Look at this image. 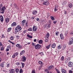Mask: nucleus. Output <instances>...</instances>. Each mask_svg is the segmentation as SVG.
Wrapping results in <instances>:
<instances>
[{
    "label": "nucleus",
    "mask_w": 73,
    "mask_h": 73,
    "mask_svg": "<svg viewBox=\"0 0 73 73\" xmlns=\"http://www.w3.org/2000/svg\"><path fill=\"white\" fill-rule=\"evenodd\" d=\"M22 29V28L20 25H17L16 27H15V32L16 33H17L19 32H20L21 30Z\"/></svg>",
    "instance_id": "1"
},
{
    "label": "nucleus",
    "mask_w": 73,
    "mask_h": 73,
    "mask_svg": "<svg viewBox=\"0 0 73 73\" xmlns=\"http://www.w3.org/2000/svg\"><path fill=\"white\" fill-rule=\"evenodd\" d=\"M49 0H41V1L43 3V5H45L46 6H48V5L50 3H49Z\"/></svg>",
    "instance_id": "2"
},
{
    "label": "nucleus",
    "mask_w": 73,
    "mask_h": 73,
    "mask_svg": "<svg viewBox=\"0 0 73 73\" xmlns=\"http://www.w3.org/2000/svg\"><path fill=\"white\" fill-rule=\"evenodd\" d=\"M6 9L5 7H3V8H0V13H2L4 14V11Z\"/></svg>",
    "instance_id": "3"
},
{
    "label": "nucleus",
    "mask_w": 73,
    "mask_h": 73,
    "mask_svg": "<svg viewBox=\"0 0 73 73\" xmlns=\"http://www.w3.org/2000/svg\"><path fill=\"white\" fill-rule=\"evenodd\" d=\"M35 48L36 49H40V48H42V46H41V45L38 44L35 45Z\"/></svg>",
    "instance_id": "4"
},
{
    "label": "nucleus",
    "mask_w": 73,
    "mask_h": 73,
    "mask_svg": "<svg viewBox=\"0 0 73 73\" xmlns=\"http://www.w3.org/2000/svg\"><path fill=\"white\" fill-rule=\"evenodd\" d=\"M23 62H25L27 60V57L25 56H23L22 58Z\"/></svg>",
    "instance_id": "5"
},
{
    "label": "nucleus",
    "mask_w": 73,
    "mask_h": 73,
    "mask_svg": "<svg viewBox=\"0 0 73 73\" xmlns=\"http://www.w3.org/2000/svg\"><path fill=\"white\" fill-rule=\"evenodd\" d=\"M17 25V24L16 22H13L12 24H11V27H15Z\"/></svg>",
    "instance_id": "6"
},
{
    "label": "nucleus",
    "mask_w": 73,
    "mask_h": 73,
    "mask_svg": "<svg viewBox=\"0 0 73 73\" xmlns=\"http://www.w3.org/2000/svg\"><path fill=\"white\" fill-rule=\"evenodd\" d=\"M16 46L18 47V48L19 49H23V47H22V46L21 45L19 44H17L16 45Z\"/></svg>",
    "instance_id": "7"
},
{
    "label": "nucleus",
    "mask_w": 73,
    "mask_h": 73,
    "mask_svg": "<svg viewBox=\"0 0 73 73\" xmlns=\"http://www.w3.org/2000/svg\"><path fill=\"white\" fill-rule=\"evenodd\" d=\"M68 66L69 67H72L73 66V62H70L68 63Z\"/></svg>",
    "instance_id": "8"
},
{
    "label": "nucleus",
    "mask_w": 73,
    "mask_h": 73,
    "mask_svg": "<svg viewBox=\"0 0 73 73\" xmlns=\"http://www.w3.org/2000/svg\"><path fill=\"white\" fill-rule=\"evenodd\" d=\"M53 68H54V66L53 65H50L49 67H48V69L49 70H50V69H52Z\"/></svg>",
    "instance_id": "9"
},
{
    "label": "nucleus",
    "mask_w": 73,
    "mask_h": 73,
    "mask_svg": "<svg viewBox=\"0 0 73 73\" xmlns=\"http://www.w3.org/2000/svg\"><path fill=\"white\" fill-rule=\"evenodd\" d=\"M0 19L1 20V23H3L4 20V18H3V17L2 15H1L0 16Z\"/></svg>",
    "instance_id": "10"
},
{
    "label": "nucleus",
    "mask_w": 73,
    "mask_h": 73,
    "mask_svg": "<svg viewBox=\"0 0 73 73\" xmlns=\"http://www.w3.org/2000/svg\"><path fill=\"white\" fill-rule=\"evenodd\" d=\"M26 21V20H23L22 21V25L23 26H24V25H25V23Z\"/></svg>",
    "instance_id": "11"
},
{
    "label": "nucleus",
    "mask_w": 73,
    "mask_h": 73,
    "mask_svg": "<svg viewBox=\"0 0 73 73\" xmlns=\"http://www.w3.org/2000/svg\"><path fill=\"white\" fill-rule=\"evenodd\" d=\"M10 73H14L15 71V70L13 69H11L10 70Z\"/></svg>",
    "instance_id": "12"
},
{
    "label": "nucleus",
    "mask_w": 73,
    "mask_h": 73,
    "mask_svg": "<svg viewBox=\"0 0 73 73\" xmlns=\"http://www.w3.org/2000/svg\"><path fill=\"white\" fill-rule=\"evenodd\" d=\"M33 31L34 32L35 31H36L37 30V29L36 28V27L35 26H34L33 27Z\"/></svg>",
    "instance_id": "13"
},
{
    "label": "nucleus",
    "mask_w": 73,
    "mask_h": 73,
    "mask_svg": "<svg viewBox=\"0 0 73 73\" xmlns=\"http://www.w3.org/2000/svg\"><path fill=\"white\" fill-rule=\"evenodd\" d=\"M14 5L16 9H19V7H18V6L15 3H14Z\"/></svg>",
    "instance_id": "14"
},
{
    "label": "nucleus",
    "mask_w": 73,
    "mask_h": 73,
    "mask_svg": "<svg viewBox=\"0 0 73 73\" xmlns=\"http://www.w3.org/2000/svg\"><path fill=\"white\" fill-rule=\"evenodd\" d=\"M25 53V51H24V50H23L20 53V56H21V55H23V54H24Z\"/></svg>",
    "instance_id": "15"
},
{
    "label": "nucleus",
    "mask_w": 73,
    "mask_h": 73,
    "mask_svg": "<svg viewBox=\"0 0 73 73\" xmlns=\"http://www.w3.org/2000/svg\"><path fill=\"white\" fill-rule=\"evenodd\" d=\"M37 13V11H33L32 13L33 15H35Z\"/></svg>",
    "instance_id": "16"
},
{
    "label": "nucleus",
    "mask_w": 73,
    "mask_h": 73,
    "mask_svg": "<svg viewBox=\"0 0 73 73\" xmlns=\"http://www.w3.org/2000/svg\"><path fill=\"white\" fill-rule=\"evenodd\" d=\"M60 38L61 40H62L64 38V36H63V34H61L60 35Z\"/></svg>",
    "instance_id": "17"
},
{
    "label": "nucleus",
    "mask_w": 73,
    "mask_h": 73,
    "mask_svg": "<svg viewBox=\"0 0 73 73\" xmlns=\"http://www.w3.org/2000/svg\"><path fill=\"white\" fill-rule=\"evenodd\" d=\"M73 6V5L72 3H69L68 5V7L69 8H72Z\"/></svg>",
    "instance_id": "18"
},
{
    "label": "nucleus",
    "mask_w": 73,
    "mask_h": 73,
    "mask_svg": "<svg viewBox=\"0 0 73 73\" xmlns=\"http://www.w3.org/2000/svg\"><path fill=\"white\" fill-rule=\"evenodd\" d=\"M50 45H51V44H50L49 45L46 46V48L48 49H49L50 48Z\"/></svg>",
    "instance_id": "19"
},
{
    "label": "nucleus",
    "mask_w": 73,
    "mask_h": 73,
    "mask_svg": "<svg viewBox=\"0 0 73 73\" xmlns=\"http://www.w3.org/2000/svg\"><path fill=\"white\" fill-rule=\"evenodd\" d=\"M38 63L40 64L41 66H42L43 65V63L41 61H38Z\"/></svg>",
    "instance_id": "20"
},
{
    "label": "nucleus",
    "mask_w": 73,
    "mask_h": 73,
    "mask_svg": "<svg viewBox=\"0 0 73 73\" xmlns=\"http://www.w3.org/2000/svg\"><path fill=\"white\" fill-rule=\"evenodd\" d=\"M5 21L6 23H8L9 21V19L8 18H7L5 19Z\"/></svg>",
    "instance_id": "21"
},
{
    "label": "nucleus",
    "mask_w": 73,
    "mask_h": 73,
    "mask_svg": "<svg viewBox=\"0 0 73 73\" xmlns=\"http://www.w3.org/2000/svg\"><path fill=\"white\" fill-rule=\"evenodd\" d=\"M62 73H66V70L64 69H62Z\"/></svg>",
    "instance_id": "22"
},
{
    "label": "nucleus",
    "mask_w": 73,
    "mask_h": 73,
    "mask_svg": "<svg viewBox=\"0 0 73 73\" xmlns=\"http://www.w3.org/2000/svg\"><path fill=\"white\" fill-rule=\"evenodd\" d=\"M52 48H54L56 47V44H53L52 45Z\"/></svg>",
    "instance_id": "23"
},
{
    "label": "nucleus",
    "mask_w": 73,
    "mask_h": 73,
    "mask_svg": "<svg viewBox=\"0 0 73 73\" xmlns=\"http://www.w3.org/2000/svg\"><path fill=\"white\" fill-rule=\"evenodd\" d=\"M49 35H50L48 33H47L46 36L47 38H49Z\"/></svg>",
    "instance_id": "24"
},
{
    "label": "nucleus",
    "mask_w": 73,
    "mask_h": 73,
    "mask_svg": "<svg viewBox=\"0 0 73 73\" xmlns=\"http://www.w3.org/2000/svg\"><path fill=\"white\" fill-rule=\"evenodd\" d=\"M12 29L11 28H8L7 30V32H9L11 31V29Z\"/></svg>",
    "instance_id": "25"
},
{
    "label": "nucleus",
    "mask_w": 73,
    "mask_h": 73,
    "mask_svg": "<svg viewBox=\"0 0 73 73\" xmlns=\"http://www.w3.org/2000/svg\"><path fill=\"white\" fill-rule=\"evenodd\" d=\"M43 42V41L42 40H40L38 41L39 44H42V42Z\"/></svg>",
    "instance_id": "26"
},
{
    "label": "nucleus",
    "mask_w": 73,
    "mask_h": 73,
    "mask_svg": "<svg viewBox=\"0 0 73 73\" xmlns=\"http://www.w3.org/2000/svg\"><path fill=\"white\" fill-rule=\"evenodd\" d=\"M21 64H22V68H23L24 67V66L25 65V64L23 63H21Z\"/></svg>",
    "instance_id": "27"
},
{
    "label": "nucleus",
    "mask_w": 73,
    "mask_h": 73,
    "mask_svg": "<svg viewBox=\"0 0 73 73\" xmlns=\"http://www.w3.org/2000/svg\"><path fill=\"white\" fill-rule=\"evenodd\" d=\"M55 69L56 70V72H57V73H60V71H59V70L57 69L56 68H55Z\"/></svg>",
    "instance_id": "28"
},
{
    "label": "nucleus",
    "mask_w": 73,
    "mask_h": 73,
    "mask_svg": "<svg viewBox=\"0 0 73 73\" xmlns=\"http://www.w3.org/2000/svg\"><path fill=\"white\" fill-rule=\"evenodd\" d=\"M14 54V55L15 56V57H16V56H17V55H18V54H19V53H18L17 52H16V53Z\"/></svg>",
    "instance_id": "29"
},
{
    "label": "nucleus",
    "mask_w": 73,
    "mask_h": 73,
    "mask_svg": "<svg viewBox=\"0 0 73 73\" xmlns=\"http://www.w3.org/2000/svg\"><path fill=\"white\" fill-rule=\"evenodd\" d=\"M39 54L41 55V57H42L43 56H44V54H43V53L42 52H41L39 53Z\"/></svg>",
    "instance_id": "30"
},
{
    "label": "nucleus",
    "mask_w": 73,
    "mask_h": 73,
    "mask_svg": "<svg viewBox=\"0 0 73 73\" xmlns=\"http://www.w3.org/2000/svg\"><path fill=\"white\" fill-rule=\"evenodd\" d=\"M19 69L18 68H16L15 69V72H16V73H17V72H19Z\"/></svg>",
    "instance_id": "31"
},
{
    "label": "nucleus",
    "mask_w": 73,
    "mask_h": 73,
    "mask_svg": "<svg viewBox=\"0 0 73 73\" xmlns=\"http://www.w3.org/2000/svg\"><path fill=\"white\" fill-rule=\"evenodd\" d=\"M73 41H70V42L68 43L69 45H72L73 43Z\"/></svg>",
    "instance_id": "32"
},
{
    "label": "nucleus",
    "mask_w": 73,
    "mask_h": 73,
    "mask_svg": "<svg viewBox=\"0 0 73 73\" xmlns=\"http://www.w3.org/2000/svg\"><path fill=\"white\" fill-rule=\"evenodd\" d=\"M50 17L51 18V19L52 20H54V18L53 17H52V16H51Z\"/></svg>",
    "instance_id": "33"
},
{
    "label": "nucleus",
    "mask_w": 73,
    "mask_h": 73,
    "mask_svg": "<svg viewBox=\"0 0 73 73\" xmlns=\"http://www.w3.org/2000/svg\"><path fill=\"white\" fill-rule=\"evenodd\" d=\"M16 65H17L18 66V65H20V62H18L17 63H16Z\"/></svg>",
    "instance_id": "34"
},
{
    "label": "nucleus",
    "mask_w": 73,
    "mask_h": 73,
    "mask_svg": "<svg viewBox=\"0 0 73 73\" xmlns=\"http://www.w3.org/2000/svg\"><path fill=\"white\" fill-rule=\"evenodd\" d=\"M58 49H60L61 48V45H59L58 46Z\"/></svg>",
    "instance_id": "35"
},
{
    "label": "nucleus",
    "mask_w": 73,
    "mask_h": 73,
    "mask_svg": "<svg viewBox=\"0 0 73 73\" xmlns=\"http://www.w3.org/2000/svg\"><path fill=\"white\" fill-rule=\"evenodd\" d=\"M3 4H0V8H3Z\"/></svg>",
    "instance_id": "36"
},
{
    "label": "nucleus",
    "mask_w": 73,
    "mask_h": 73,
    "mask_svg": "<svg viewBox=\"0 0 73 73\" xmlns=\"http://www.w3.org/2000/svg\"><path fill=\"white\" fill-rule=\"evenodd\" d=\"M45 27L46 28H47V29L48 28V24H46L45 25Z\"/></svg>",
    "instance_id": "37"
},
{
    "label": "nucleus",
    "mask_w": 73,
    "mask_h": 73,
    "mask_svg": "<svg viewBox=\"0 0 73 73\" xmlns=\"http://www.w3.org/2000/svg\"><path fill=\"white\" fill-rule=\"evenodd\" d=\"M19 73H23V70L22 69H21L19 70Z\"/></svg>",
    "instance_id": "38"
},
{
    "label": "nucleus",
    "mask_w": 73,
    "mask_h": 73,
    "mask_svg": "<svg viewBox=\"0 0 73 73\" xmlns=\"http://www.w3.org/2000/svg\"><path fill=\"white\" fill-rule=\"evenodd\" d=\"M10 38L11 40H13L14 39V37H13V36H11Z\"/></svg>",
    "instance_id": "39"
},
{
    "label": "nucleus",
    "mask_w": 73,
    "mask_h": 73,
    "mask_svg": "<svg viewBox=\"0 0 73 73\" xmlns=\"http://www.w3.org/2000/svg\"><path fill=\"white\" fill-rule=\"evenodd\" d=\"M2 37H1V38H5V36H4V35L3 34H2V35H1Z\"/></svg>",
    "instance_id": "40"
},
{
    "label": "nucleus",
    "mask_w": 73,
    "mask_h": 73,
    "mask_svg": "<svg viewBox=\"0 0 73 73\" xmlns=\"http://www.w3.org/2000/svg\"><path fill=\"white\" fill-rule=\"evenodd\" d=\"M4 49V47H2L1 48V50H3Z\"/></svg>",
    "instance_id": "41"
},
{
    "label": "nucleus",
    "mask_w": 73,
    "mask_h": 73,
    "mask_svg": "<svg viewBox=\"0 0 73 73\" xmlns=\"http://www.w3.org/2000/svg\"><path fill=\"white\" fill-rule=\"evenodd\" d=\"M48 40H49L48 39V38L47 39L46 38L45 39V41H46V42H48Z\"/></svg>",
    "instance_id": "42"
},
{
    "label": "nucleus",
    "mask_w": 73,
    "mask_h": 73,
    "mask_svg": "<svg viewBox=\"0 0 73 73\" xmlns=\"http://www.w3.org/2000/svg\"><path fill=\"white\" fill-rule=\"evenodd\" d=\"M68 60L66 59L65 62V64H67V63H68Z\"/></svg>",
    "instance_id": "43"
},
{
    "label": "nucleus",
    "mask_w": 73,
    "mask_h": 73,
    "mask_svg": "<svg viewBox=\"0 0 73 73\" xmlns=\"http://www.w3.org/2000/svg\"><path fill=\"white\" fill-rule=\"evenodd\" d=\"M35 18V17L33 16L31 18V20H33V19H34Z\"/></svg>",
    "instance_id": "44"
},
{
    "label": "nucleus",
    "mask_w": 73,
    "mask_h": 73,
    "mask_svg": "<svg viewBox=\"0 0 73 73\" xmlns=\"http://www.w3.org/2000/svg\"><path fill=\"white\" fill-rule=\"evenodd\" d=\"M69 41H73V38H71L69 40Z\"/></svg>",
    "instance_id": "45"
},
{
    "label": "nucleus",
    "mask_w": 73,
    "mask_h": 73,
    "mask_svg": "<svg viewBox=\"0 0 73 73\" xmlns=\"http://www.w3.org/2000/svg\"><path fill=\"white\" fill-rule=\"evenodd\" d=\"M32 44V45L33 46H36V44H35V43L34 44V43L33 42Z\"/></svg>",
    "instance_id": "46"
},
{
    "label": "nucleus",
    "mask_w": 73,
    "mask_h": 73,
    "mask_svg": "<svg viewBox=\"0 0 73 73\" xmlns=\"http://www.w3.org/2000/svg\"><path fill=\"white\" fill-rule=\"evenodd\" d=\"M61 60H62V61L64 60V56H62V57H61Z\"/></svg>",
    "instance_id": "47"
},
{
    "label": "nucleus",
    "mask_w": 73,
    "mask_h": 73,
    "mask_svg": "<svg viewBox=\"0 0 73 73\" xmlns=\"http://www.w3.org/2000/svg\"><path fill=\"white\" fill-rule=\"evenodd\" d=\"M58 33H58V32H56V36H58Z\"/></svg>",
    "instance_id": "48"
},
{
    "label": "nucleus",
    "mask_w": 73,
    "mask_h": 73,
    "mask_svg": "<svg viewBox=\"0 0 73 73\" xmlns=\"http://www.w3.org/2000/svg\"><path fill=\"white\" fill-rule=\"evenodd\" d=\"M68 31H66L65 32V34L66 35H67L68 34Z\"/></svg>",
    "instance_id": "49"
},
{
    "label": "nucleus",
    "mask_w": 73,
    "mask_h": 73,
    "mask_svg": "<svg viewBox=\"0 0 73 73\" xmlns=\"http://www.w3.org/2000/svg\"><path fill=\"white\" fill-rule=\"evenodd\" d=\"M15 55L13 54V55L12 56V58H15Z\"/></svg>",
    "instance_id": "50"
},
{
    "label": "nucleus",
    "mask_w": 73,
    "mask_h": 73,
    "mask_svg": "<svg viewBox=\"0 0 73 73\" xmlns=\"http://www.w3.org/2000/svg\"><path fill=\"white\" fill-rule=\"evenodd\" d=\"M9 65H10V64H8L7 65V67L8 68V67H9Z\"/></svg>",
    "instance_id": "51"
},
{
    "label": "nucleus",
    "mask_w": 73,
    "mask_h": 73,
    "mask_svg": "<svg viewBox=\"0 0 73 73\" xmlns=\"http://www.w3.org/2000/svg\"><path fill=\"white\" fill-rule=\"evenodd\" d=\"M67 60H68V61H70V57H68V58H67L66 59Z\"/></svg>",
    "instance_id": "52"
},
{
    "label": "nucleus",
    "mask_w": 73,
    "mask_h": 73,
    "mask_svg": "<svg viewBox=\"0 0 73 73\" xmlns=\"http://www.w3.org/2000/svg\"><path fill=\"white\" fill-rule=\"evenodd\" d=\"M66 47V46H64L63 47V48H62L63 50H64Z\"/></svg>",
    "instance_id": "53"
},
{
    "label": "nucleus",
    "mask_w": 73,
    "mask_h": 73,
    "mask_svg": "<svg viewBox=\"0 0 73 73\" xmlns=\"http://www.w3.org/2000/svg\"><path fill=\"white\" fill-rule=\"evenodd\" d=\"M32 28H30L28 29V31H32Z\"/></svg>",
    "instance_id": "54"
},
{
    "label": "nucleus",
    "mask_w": 73,
    "mask_h": 73,
    "mask_svg": "<svg viewBox=\"0 0 73 73\" xmlns=\"http://www.w3.org/2000/svg\"><path fill=\"white\" fill-rule=\"evenodd\" d=\"M16 37L17 39H19V38H20V36H19L17 35Z\"/></svg>",
    "instance_id": "55"
},
{
    "label": "nucleus",
    "mask_w": 73,
    "mask_h": 73,
    "mask_svg": "<svg viewBox=\"0 0 73 73\" xmlns=\"http://www.w3.org/2000/svg\"><path fill=\"white\" fill-rule=\"evenodd\" d=\"M50 24H48V28H50Z\"/></svg>",
    "instance_id": "56"
},
{
    "label": "nucleus",
    "mask_w": 73,
    "mask_h": 73,
    "mask_svg": "<svg viewBox=\"0 0 73 73\" xmlns=\"http://www.w3.org/2000/svg\"><path fill=\"white\" fill-rule=\"evenodd\" d=\"M32 73H36V72H35V70H33L32 71Z\"/></svg>",
    "instance_id": "57"
},
{
    "label": "nucleus",
    "mask_w": 73,
    "mask_h": 73,
    "mask_svg": "<svg viewBox=\"0 0 73 73\" xmlns=\"http://www.w3.org/2000/svg\"><path fill=\"white\" fill-rule=\"evenodd\" d=\"M7 48H10V49H11V46L9 45L7 46Z\"/></svg>",
    "instance_id": "58"
},
{
    "label": "nucleus",
    "mask_w": 73,
    "mask_h": 73,
    "mask_svg": "<svg viewBox=\"0 0 73 73\" xmlns=\"http://www.w3.org/2000/svg\"><path fill=\"white\" fill-rule=\"evenodd\" d=\"M69 73H73V71H72L71 70H70L69 71Z\"/></svg>",
    "instance_id": "59"
},
{
    "label": "nucleus",
    "mask_w": 73,
    "mask_h": 73,
    "mask_svg": "<svg viewBox=\"0 0 73 73\" xmlns=\"http://www.w3.org/2000/svg\"><path fill=\"white\" fill-rule=\"evenodd\" d=\"M36 21H40V19H39V18H37L36 19Z\"/></svg>",
    "instance_id": "60"
},
{
    "label": "nucleus",
    "mask_w": 73,
    "mask_h": 73,
    "mask_svg": "<svg viewBox=\"0 0 73 73\" xmlns=\"http://www.w3.org/2000/svg\"><path fill=\"white\" fill-rule=\"evenodd\" d=\"M63 24V21H61L60 22V25H62Z\"/></svg>",
    "instance_id": "61"
},
{
    "label": "nucleus",
    "mask_w": 73,
    "mask_h": 73,
    "mask_svg": "<svg viewBox=\"0 0 73 73\" xmlns=\"http://www.w3.org/2000/svg\"><path fill=\"white\" fill-rule=\"evenodd\" d=\"M57 11V8L56 7H55V9H54V11L55 12H56V11Z\"/></svg>",
    "instance_id": "62"
},
{
    "label": "nucleus",
    "mask_w": 73,
    "mask_h": 73,
    "mask_svg": "<svg viewBox=\"0 0 73 73\" xmlns=\"http://www.w3.org/2000/svg\"><path fill=\"white\" fill-rule=\"evenodd\" d=\"M53 23L54 24H56L57 23V21H54Z\"/></svg>",
    "instance_id": "63"
},
{
    "label": "nucleus",
    "mask_w": 73,
    "mask_h": 73,
    "mask_svg": "<svg viewBox=\"0 0 73 73\" xmlns=\"http://www.w3.org/2000/svg\"><path fill=\"white\" fill-rule=\"evenodd\" d=\"M0 66L1 67H4V65H3V64H2V65L0 64Z\"/></svg>",
    "instance_id": "64"
}]
</instances>
